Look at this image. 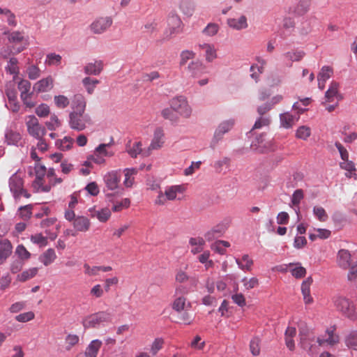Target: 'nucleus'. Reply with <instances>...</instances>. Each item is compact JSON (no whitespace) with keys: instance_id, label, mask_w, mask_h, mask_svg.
<instances>
[{"instance_id":"obj_35","label":"nucleus","mask_w":357,"mask_h":357,"mask_svg":"<svg viewBox=\"0 0 357 357\" xmlns=\"http://www.w3.org/2000/svg\"><path fill=\"white\" fill-rule=\"evenodd\" d=\"M102 345V342L99 340H94L91 342L86 348V352L83 354L87 357H96L99 349Z\"/></svg>"},{"instance_id":"obj_44","label":"nucleus","mask_w":357,"mask_h":357,"mask_svg":"<svg viewBox=\"0 0 357 357\" xmlns=\"http://www.w3.org/2000/svg\"><path fill=\"white\" fill-rule=\"evenodd\" d=\"M5 137L7 143L10 145H16L21 139L20 133L11 130H6Z\"/></svg>"},{"instance_id":"obj_6","label":"nucleus","mask_w":357,"mask_h":357,"mask_svg":"<svg viewBox=\"0 0 357 357\" xmlns=\"http://www.w3.org/2000/svg\"><path fill=\"white\" fill-rule=\"evenodd\" d=\"M121 170H115L107 172L104 176V182L107 188L109 190H117V193L123 194V189L120 188Z\"/></svg>"},{"instance_id":"obj_64","label":"nucleus","mask_w":357,"mask_h":357,"mask_svg":"<svg viewBox=\"0 0 357 357\" xmlns=\"http://www.w3.org/2000/svg\"><path fill=\"white\" fill-rule=\"evenodd\" d=\"M28 77L30 79L34 80L40 76V70L36 65H31L26 69Z\"/></svg>"},{"instance_id":"obj_22","label":"nucleus","mask_w":357,"mask_h":357,"mask_svg":"<svg viewBox=\"0 0 357 357\" xmlns=\"http://www.w3.org/2000/svg\"><path fill=\"white\" fill-rule=\"evenodd\" d=\"M178 8L184 15L191 17L195 10V3L193 0H180Z\"/></svg>"},{"instance_id":"obj_32","label":"nucleus","mask_w":357,"mask_h":357,"mask_svg":"<svg viewBox=\"0 0 357 357\" xmlns=\"http://www.w3.org/2000/svg\"><path fill=\"white\" fill-rule=\"evenodd\" d=\"M340 166L342 169L347 171V172L345 173V176L347 178H357V175L355 172V165L352 161L349 160V159L343 160V162L340 163Z\"/></svg>"},{"instance_id":"obj_27","label":"nucleus","mask_w":357,"mask_h":357,"mask_svg":"<svg viewBox=\"0 0 357 357\" xmlns=\"http://www.w3.org/2000/svg\"><path fill=\"white\" fill-rule=\"evenodd\" d=\"M305 53L303 50H292L285 52L283 54L284 58L290 61L291 63L288 64L289 67L292 66V62H297L302 60V59L305 56Z\"/></svg>"},{"instance_id":"obj_55","label":"nucleus","mask_w":357,"mask_h":357,"mask_svg":"<svg viewBox=\"0 0 357 357\" xmlns=\"http://www.w3.org/2000/svg\"><path fill=\"white\" fill-rule=\"evenodd\" d=\"M54 102L55 105L59 109H64L70 104L69 99L63 95L55 96L54 97Z\"/></svg>"},{"instance_id":"obj_28","label":"nucleus","mask_w":357,"mask_h":357,"mask_svg":"<svg viewBox=\"0 0 357 357\" xmlns=\"http://www.w3.org/2000/svg\"><path fill=\"white\" fill-rule=\"evenodd\" d=\"M56 259V255L54 250L52 248L47 249L39 257V261L45 266L52 264Z\"/></svg>"},{"instance_id":"obj_54","label":"nucleus","mask_w":357,"mask_h":357,"mask_svg":"<svg viewBox=\"0 0 357 357\" xmlns=\"http://www.w3.org/2000/svg\"><path fill=\"white\" fill-rule=\"evenodd\" d=\"M195 55V53L191 50H186L182 51L180 54V66H185L189 60L193 59Z\"/></svg>"},{"instance_id":"obj_50","label":"nucleus","mask_w":357,"mask_h":357,"mask_svg":"<svg viewBox=\"0 0 357 357\" xmlns=\"http://www.w3.org/2000/svg\"><path fill=\"white\" fill-rule=\"evenodd\" d=\"M176 296V298L172 304V308L176 312H181L186 307V298L183 296Z\"/></svg>"},{"instance_id":"obj_56","label":"nucleus","mask_w":357,"mask_h":357,"mask_svg":"<svg viewBox=\"0 0 357 357\" xmlns=\"http://www.w3.org/2000/svg\"><path fill=\"white\" fill-rule=\"evenodd\" d=\"M230 165V158L228 157H223L220 160H216L213 164V167L217 172H222L223 167H228Z\"/></svg>"},{"instance_id":"obj_10","label":"nucleus","mask_w":357,"mask_h":357,"mask_svg":"<svg viewBox=\"0 0 357 357\" xmlns=\"http://www.w3.org/2000/svg\"><path fill=\"white\" fill-rule=\"evenodd\" d=\"M168 36L178 33L181 30L182 21L180 17L174 12H171L167 17Z\"/></svg>"},{"instance_id":"obj_62","label":"nucleus","mask_w":357,"mask_h":357,"mask_svg":"<svg viewBox=\"0 0 357 357\" xmlns=\"http://www.w3.org/2000/svg\"><path fill=\"white\" fill-rule=\"evenodd\" d=\"M219 26L215 23H209L208 25L203 29V34L207 36H213L218 32Z\"/></svg>"},{"instance_id":"obj_1","label":"nucleus","mask_w":357,"mask_h":357,"mask_svg":"<svg viewBox=\"0 0 357 357\" xmlns=\"http://www.w3.org/2000/svg\"><path fill=\"white\" fill-rule=\"evenodd\" d=\"M112 320L113 314L111 312L99 311L84 317L82 324L85 328H99L112 323Z\"/></svg>"},{"instance_id":"obj_41","label":"nucleus","mask_w":357,"mask_h":357,"mask_svg":"<svg viewBox=\"0 0 357 357\" xmlns=\"http://www.w3.org/2000/svg\"><path fill=\"white\" fill-rule=\"evenodd\" d=\"M288 266H294L291 270V275L296 278H302L306 274V269L300 263H290Z\"/></svg>"},{"instance_id":"obj_23","label":"nucleus","mask_w":357,"mask_h":357,"mask_svg":"<svg viewBox=\"0 0 357 357\" xmlns=\"http://www.w3.org/2000/svg\"><path fill=\"white\" fill-rule=\"evenodd\" d=\"M86 102L85 98L81 94L74 96L71 104V109L73 112H85Z\"/></svg>"},{"instance_id":"obj_33","label":"nucleus","mask_w":357,"mask_h":357,"mask_svg":"<svg viewBox=\"0 0 357 357\" xmlns=\"http://www.w3.org/2000/svg\"><path fill=\"white\" fill-rule=\"evenodd\" d=\"M125 178L123 185L126 188H131L135 181V175L137 173V169L135 168H126L123 170Z\"/></svg>"},{"instance_id":"obj_15","label":"nucleus","mask_w":357,"mask_h":357,"mask_svg":"<svg viewBox=\"0 0 357 357\" xmlns=\"http://www.w3.org/2000/svg\"><path fill=\"white\" fill-rule=\"evenodd\" d=\"M299 120V114L284 112L280 114V126L286 129L291 128Z\"/></svg>"},{"instance_id":"obj_42","label":"nucleus","mask_w":357,"mask_h":357,"mask_svg":"<svg viewBox=\"0 0 357 357\" xmlns=\"http://www.w3.org/2000/svg\"><path fill=\"white\" fill-rule=\"evenodd\" d=\"M73 143L74 139L72 137L66 136L63 139L56 141L55 144L61 151H65L70 149Z\"/></svg>"},{"instance_id":"obj_36","label":"nucleus","mask_w":357,"mask_h":357,"mask_svg":"<svg viewBox=\"0 0 357 357\" xmlns=\"http://www.w3.org/2000/svg\"><path fill=\"white\" fill-rule=\"evenodd\" d=\"M184 188L182 185H172L167 187L165 190V194L167 200H174L178 193H182Z\"/></svg>"},{"instance_id":"obj_14","label":"nucleus","mask_w":357,"mask_h":357,"mask_svg":"<svg viewBox=\"0 0 357 357\" xmlns=\"http://www.w3.org/2000/svg\"><path fill=\"white\" fill-rule=\"evenodd\" d=\"M9 188L15 199H19V192H22L24 188L22 178L17 172L14 173L9 178Z\"/></svg>"},{"instance_id":"obj_17","label":"nucleus","mask_w":357,"mask_h":357,"mask_svg":"<svg viewBox=\"0 0 357 357\" xmlns=\"http://www.w3.org/2000/svg\"><path fill=\"white\" fill-rule=\"evenodd\" d=\"M54 86V79L51 76L38 81L33 86V89L38 93L47 92Z\"/></svg>"},{"instance_id":"obj_21","label":"nucleus","mask_w":357,"mask_h":357,"mask_svg":"<svg viewBox=\"0 0 357 357\" xmlns=\"http://www.w3.org/2000/svg\"><path fill=\"white\" fill-rule=\"evenodd\" d=\"M227 24L229 27L238 31L245 29L248 26L247 17L245 15H241L238 18L228 19Z\"/></svg>"},{"instance_id":"obj_18","label":"nucleus","mask_w":357,"mask_h":357,"mask_svg":"<svg viewBox=\"0 0 357 357\" xmlns=\"http://www.w3.org/2000/svg\"><path fill=\"white\" fill-rule=\"evenodd\" d=\"M226 227L223 224H219L208 231L204 237L206 241H211L221 237L225 232Z\"/></svg>"},{"instance_id":"obj_5","label":"nucleus","mask_w":357,"mask_h":357,"mask_svg":"<svg viewBox=\"0 0 357 357\" xmlns=\"http://www.w3.org/2000/svg\"><path fill=\"white\" fill-rule=\"evenodd\" d=\"M333 303L337 310L349 319H354L356 317L354 307L347 298L336 295L333 298Z\"/></svg>"},{"instance_id":"obj_60","label":"nucleus","mask_w":357,"mask_h":357,"mask_svg":"<svg viewBox=\"0 0 357 357\" xmlns=\"http://www.w3.org/2000/svg\"><path fill=\"white\" fill-rule=\"evenodd\" d=\"M61 61V56L55 53L48 54L46 56L45 63L47 66H58Z\"/></svg>"},{"instance_id":"obj_61","label":"nucleus","mask_w":357,"mask_h":357,"mask_svg":"<svg viewBox=\"0 0 357 357\" xmlns=\"http://www.w3.org/2000/svg\"><path fill=\"white\" fill-rule=\"evenodd\" d=\"M15 254L18 256L20 260H26L30 258V252L25 248L23 245H19L15 250Z\"/></svg>"},{"instance_id":"obj_53","label":"nucleus","mask_w":357,"mask_h":357,"mask_svg":"<svg viewBox=\"0 0 357 357\" xmlns=\"http://www.w3.org/2000/svg\"><path fill=\"white\" fill-rule=\"evenodd\" d=\"M313 215L316 217V218L321 222H326L328 220V215L325 211V209L321 206H314Z\"/></svg>"},{"instance_id":"obj_12","label":"nucleus","mask_w":357,"mask_h":357,"mask_svg":"<svg viewBox=\"0 0 357 357\" xmlns=\"http://www.w3.org/2000/svg\"><path fill=\"white\" fill-rule=\"evenodd\" d=\"M250 147L255 152L263 153L273 150L271 142H266L262 135L256 137L252 142Z\"/></svg>"},{"instance_id":"obj_40","label":"nucleus","mask_w":357,"mask_h":357,"mask_svg":"<svg viewBox=\"0 0 357 357\" xmlns=\"http://www.w3.org/2000/svg\"><path fill=\"white\" fill-rule=\"evenodd\" d=\"M161 116L166 120L172 123H177L178 121V116L176 112L172 108V107H165L161 111Z\"/></svg>"},{"instance_id":"obj_48","label":"nucleus","mask_w":357,"mask_h":357,"mask_svg":"<svg viewBox=\"0 0 357 357\" xmlns=\"http://www.w3.org/2000/svg\"><path fill=\"white\" fill-rule=\"evenodd\" d=\"M346 345L354 349L357 350V331H351L345 339Z\"/></svg>"},{"instance_id":"obj_26","label":"nucleus","mask_w":357,"mask_h":357,"mask_svg":"<svg viewBox=\"0 0 357 357\" xmlns=\"http://www.w3.org/2000/svg\"><path fill=\"white\" fill-rule=\"evenodd\" d=\"M351 254L344 249L340 250L337 253V263L342 268H347L351 265Z\"/></svg>"},{"instance_id":"obj_59","label":"nucleus","mask_w":357,"mask_h":357,"mask_svg":"<svg viewBox=\"0 0 357 357\" xmlns=\"http://www.w3.org/2000/svg\"><path fill=\"white\" fill-rule=\"evenodd\" d=\"M205 59L207 62L213 61L217 57V50L214 45L211 44L207 49L205 50Z\"/></svg>"},{"instance_id":"obj_19","label":"nucleus","mask_w":357,"mask_h":357,"mask_svg":"<svg viewBox=\"0 0 357 357\" xmlns=\"http://www.w3.org/2000/svg\"><path fill=\"white\" fill-rule=\"evenodd\" d=\"M76 231L86 232L91 226L90 220L85 216H77L73 222Z\"/></svg>"},{"instance_id":"obj_4","label":"nucleus","mask_w":357,"mask_h":357,"mask_svg":"<svg viewBox=\"0 0 357 357\" xmlns=\"http://www.w3.org/2000/svg\"><path fill=\"white\" fill-rule=\"evenodd\" d=\"M234 125L235 120L234 119H229L220 122L214 131L210 146L212 149H215L218 143L223 139L224 135L229 132L234 128Z\"/></svg>"},{"instance_id":"obj_9","label":"nucleus","mask_w":357,"mask_h":357,"mask_svg":"<svg viewBox=\"0 0 357 357\" xmlns=\"http://www.w3.org/2000/svg\"><path fill=\"white\" fill-rule=\"evenodd\" d=\"M188 73L194 78H198L207 73L206 66L200 60L191 61L187 68Z\"/></svg>"},{"instance_id":"obj_29","label":"nucleus","mask_w":357,"mask_h":357,"mask_svg":"<svg viewBox=\"0 0 357 357\" xmlns=\"http://www.w3.org/2000/svg\"><path fill=\"white\" fill-rule=\"evenodd\" d=\"M12 252V245L8 239L0 242V259L1 263L8 258Z\"/></svg>"},{"instance_id":"obj_45","label":"nucleus","mask_w":357,"mask_h":357,"mask_svg":"<svg viewBox=\"0 0 357 357\" xmlns=\"http://www.w3.org/2000/svg\"><path fill=\"white\" fill-rule=\"evenodd\" d=\"M18 61L15 57H11L6 67V70L9 73L10 75H14V78L17 77L19 74V68L17 66Z\"/></svg>"},{"instance_id":"obj_24","label":"nucleus","mask_w":357,"mask_h":357,"mask_svg":"<svg viewBox=\"0 0 357 357\" xmlns=\"http://www.w3.org/2000/svg\"><path fill=\"white\" fill-rule=\"evenodd\" d=\"M312 281V277H308L301 284V292L305 304L311 303L313 301L310 295V286Z\"/></svg>"},{"instance_id":"obj_43","label":"nucleus","mask_w":357,"mask_h":357,"mask_svg":"<svg viewBox=\"0 0 357 357\" xmlns=\"http://www.w3.org/2000/svg\"><path fill=\"white\" fill-rule=\"evenodd\" d=\"M303 191L301 189L296 190L291 196V202L292 204L295 206L294 211L297 215H298L299 213L298 205L301 201L303 199Z\"/></svg>"},{"instance_id":"obj_3","label":"nucleus","mask_w":357,"mask_h":357,"mask_svg":"<svg viewBox=\"0 0 357 357\" xmlns=\"http://www.w3.org/2000/svg\"><path fill=\"white\" fill-rule=\"evenodd\" d=\"M169 105L178 116L189 119L192 113V108L184 96H177L169 101Z\"/></svg>"},{"instance_id":"obj_58","label":"nucleus","mask_w":357,"mask_h":357,"mask_svg":"<svg viewBox=\"0 0 357 357\" xmlns=\"http://www.w3.org/2000/svg\"><path fill=\"white\" fill-rule=\"evenodd\" d=\"M35 172H36V184H40L41 181L45 176L47 171L46 168L44 165H40L37 163L35 165Z\"/></svg>"},{"instance_id":"obj_31","label":"nucleus","mask_w":357,"mask_h":357,"mask_svg":"<svg viewBox=\"0 0 357 357\" xmlns=\"http://www.w3.org/2000/svg\"><path fill=\"white\" fill-rule=\"evenodd\" d=\"M189 244L192 247L191 252L196 255L203 251L205 241L201 237L190 238L189 240Z\"/></svg>"},{"instance_id":"obj_30","label":"nucleus","mask_w":357,"mask_h":357,"mask_svg":"<svg viewBox=\"0 0 357 357\" xmlns=\"http://www.w3.org/2000/svg\"><path fill=\"white\" fill-rule=\"evenodd\" d=\"M338 86V84L335 82L331 83L328 89L325 93V98L327 102H333L335 100H339Z\"/></svg>"},{"instance_id":"obj_38","label":"nucleus","mask_w":357,"mask_h":357,"mask_svg":"<svg viewBox=\"0 0 357 357\" xmlns=\"http://www.w3.org/2000/svg\"><path fill=\"white\" fill-rule=\"evenodd\" d=\"M3 35L8 36V40L10 43H18L24 40V33L20 31H5Z\"/></svg>"},{"instance_id":"obj_51","label":"nucleus","mask_w":357,"mask_h":357,"mask_svg":"<svg viewBox=\"0 0 357 357\" xmlns=\"http://www.w3.org/2000/svg\"><path fill=\"white\" fill-rule=\"evenodd\" d=\"M113 143V139H111V142L107 144H100L98 145L96 149L95 152L98 153L100 155H102L105 157H111L114 155V152L109 151L107 149V147H109L111 144Z\"/></svg>"},{"instance_id":"obj_37","label":"nucleus","mask_w":357,"mask_h":357,"mask_svg":"<svg viewBox=\"0 0 357 357\" xmlns=\"http://www.w3.org/2000/svg\"><path fill=\"white\" fill-rule=\"evenodd\" d=\"M142 144L141 142H135L132 144H128L126 151L132 158H137L138 155L142 153Z\"/></svg>"},{"instance_id":"obj_49","label":"nucleus","mask_w":357,"mask_h":357,"mask_svg":"<svg viewBox=\"0 0 357 357\" xmlns=\"http://www.w3.org/2000/svg\"><path fill=\"white\" fill-rule=\"evenodd\" d=\"M177 312L178 313V317L183 324L190 325L193 322L195 318L193 314L188 312L186 309Z\"/></svg>"},{"instance_id":"obj_25","label":"nucleus","mask_w":357,"mask_h":357,"mask_svg":"<svg viewBox=\"0 0 357 357\" xmlns=\"http://www.w3.org/2000/svg\"><path fill=\"white\" fill-rule=\"evenodd\" d=\"M335 331V326H331L328 328L326 331V335L327 337L325 339L317 338V342L319 345L324 344L325 342L328 343L330 345H333L335 343L338 342L339 337L334 333Z\"/></svg>"},{"instance_id":"obj_2","label":"nucleus","mask_w":357,"mask_h":357,"mask_svg":"<svg viewBox=\"0 0 357 357\" xmlns=\"http://www.w3.org/2000/svg\"><path fill=\"white\" fill-rule=\"evenodd\" d=\"M69 127L75 131L80 132L92 123L91 116L86 112H70L68 119Z\"/></svg>"},{"instance_id":"obj_16","label":"nucleus","mask_w":357,"mask_h":357,"mask_svg":"<svg viewBox=\"0 0 357 357\" xmlns=\"http://www.w3.org/2000/svg\"><path fill=\"white\" fill-rule=\"evenodd\" d=\"M103 66L101 60H95L84 66V72L87 75H99L103 70Z\"/></svg>"},{"instance_id":"obj_63","label":"nucleus","mask_w":357,"mask_h":357,"mask_svg":"<svg viewBox=\"0 0 357 357\" xmlns=\"http://www.w3.org/2000/svg\"><path fill=\"white\" fill-rule=\"evenodd\" d=\"M31 205H26L19 208V216L24 220H29L31 216Z\"/></svg>"},{"instance_id":"obj_13","label":"nucleus","mask_w":357,"mask_h":357,"mask_svg":"<svg viewBox=\"0 0 357 357\" xmlns=\"http://www.w3.org/2000/svg\"><path fill=\"white\" fill-rule=\"evenodd\" d=\"M112 24L110 17H102L96 20L91 25V31L96 34L105 32Z\"/></svg>"},{"instance_id":"obj_39","label":"nucleus","mask_w":357,"mask_h":357,"mask_svg":"<svg viewBox=\"0 0 357 357\" xmlns=\"http://www.w3.org/2000/svg\"><path fill=\"white\" fill-rule=\"evenodd\" d=\"M82 83L86 92L89 94H92L96 86L100 83V81L96 79H92L90 77H86L82 79Z\"/></svg>"},{"instance_id":"obj_8","label":"nucleus","mask_w":357,"mask_h":357,"mask_svg":"<svg viewBox=\"0 0 357 357\" xmlns=\"http://www.w3.org/2000/svg\"><path fill=\"white\" fill-rule=\"evenodd\" d=\"M26 125L29 134L36 139H40L46 134L45 128L40 125L38 119L33 115L29 116Z\"/></svg>"},{"instance_id":"obj_11","label":"nucleus","mask_w":357,"mask_h":357,"mask_svg":"<svg viewBox=\"0 0 357 357\" xmlns=\"http://www.w3.org/2000/svg\"><path fill=\"white\" fill-rule=\"evenodd\" d=\"M165 142V131L162 128L158 127L153 132L151 144L148 148L149 151L161 149Z\"/></svg>"},{"instance_id":"obj_52","label":"nucleus","mask_w":357,"mask_h":357,"mask_svg":"<svg viewBox=\"0 0 357 357\" xmlns=\"http://www.w3.org/2000/svg\"><path fill=\"white\" fill-rule=\"evenodd\" d=\"M311 135V129L306 126H301L298 128L296 137L298 139L306 140Z\"/></svg>"},{"instance_id":"obj_57","label":"nucleus","mask_w":357,"mask_h":357,"mask_svg":"<svg viewBox=\"0 0 357 357\" xmlns=\"http://www.w3.org/2000/svg\"><path fill=\"white\" fill-rule=\"evenodd\" d=\"M333 70L331 67L324 66L321 68V71L317 75V79L327 81L333 75Z\"/></svg>"},{"instance_id":"obj_46","label":"nucleus","mask_w":357,"mask_h":357,"mask_svg":"<svg viewBox=\"0 0 357 357\" xmlns=\"http://www.w3.org/2000/svg\"><path fill=\"white\" fill-rule=\"evenodd\" d=\"M38 268L36 267L29 268L17 275V280L20 282H25L33 278L38 273Z\"/></svg>"},{"instance_id":"obj_47","label":"nucleus","mask_w":357,"mask_h":357,"mask_svg":"<svg viewBox=\"0 0 357 357\" xmlns=\"http://www.w3.org/2000/svg\"><path fill=\"white\" fill-rule=\"evenodd\" d=\"M18 89L20 91V98H25V96H31L29 93L31 89V83L26 79H21L18 83Z\"/></svg>"},{"instance_id":"obj_20","label":"nucleus","mask_w":357,"mask_h":357,"mask_svg":"<svg viewBox=\"0 0 357 357\" xmlns=\"http://www.w3.org/2000/svg\"><path fill=\"white\" fill-rule=\"evenodd\" d=\"M89 211L92 218H96L101 222H106L111 216V211L108 208H103L100 210L91 208Z\"/></svg>"},{"instance_id":"obj_7","label":"nucleus","mask_w":357,"mask_h":357,"mask_svg":"<svg viewBox=\"0 0 357 357\" xmlns=\"http://www.w3.org/2000/svg\"><path fill=\"white\" fill-rule=\"evenodd\" d=\"M300 344L301 347L307 351H310L312 347V342H314V337L310 332V329L304 322L298 324Z\"/></svg>"},{"instance_id":"obj_34","label":"nucleus","mask_w":357,"mask_h":357,"mask_svg":"<svg viewBox=\"0 0 357 357\" xmlns=\"http://www.w3.org/2000/svg\"><path fill=\"white\" fill-rule=\"evenodd\" d=\"M236 263L241 270L250 271L254 262L248 255H243L241 259H236Z\"/></svg>"}]
</instances>
